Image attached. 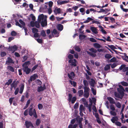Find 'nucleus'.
I'll list each match as a JSON object with an SVG mask.
<instances>
[{
  "label": "nucleus",
  "mask_w": 128,
  "mask_h": 128,
  "mask_svg": "<svg viewBox=\"0 0 128 128\" xmlns=\"http://www.w3.org/2000/svg\"><path fill=\"white\" fill-rule=\"evenodd\" d=\"M61 10L60 8H58L56 7L55 10H54V12L56 14H60L61 13Z\"/></svg>",
  "instance_id": "4468645a"
},
{
  "label": "nucleus",
  "mask_w": 128,
  "mask_h": 128,
  "mask_svg": "<svg viewBox=\"0 0 128 128\" xmlns=\"http://www.w3.org/2000/svg\"><path fill=\"white\" fill-rule=\"evenodd\" d=\"M56 28L58 30L60 31L62 30L63 29V26L61 24H58L56 26Z\"/></svg>",
  "instance_id": "dca6fc26"
},
{
  "label": "nucleus",
  "mask_w": 128,
  "mask_h": 128,
  "mask_svg": "<svg viewBox=\"0 0 128 128\" xmlns=\"http://www.w3.org/2000/svg\"><path fill=\"white\" fill-rule=\"evenodd\" d=\"M78 103H76L74 105V109H76L78 108Z\"/></svg>",
  "instance_id": "4d7b16f0"
},
{
  "label": "nucleus",
  "mask_w": 128,
  "mask_h": 128,
  "mask_svg": "<svg viewBox=\"0 0 128 128\" xmlns=\"http://www.w3.org/2000/svg\"><path fill=\"white\" fill-rule=\"evenodd\" d=\"M119 69L120 70H122L123 72H126V75L128 76V67H126V65L124 64H122L119 67Z\"/></svg>",
  "instance_id": "f03ea898"
},
{
  "label": "nucleus",
  "mask_w": 128,
  "mask_h": 128,
  "mask_svg": "<svg viewBox=\"0 0 128 128\" xmlns=\"http://www.w3.org/2000/svg\"><path fill=\"white\" fill-rule=\"evenodd\" d=\"M30 100H28L27 102L26 103L25 106L24 107V109H25L27 108L28 106V105L30 104Z\"/></svg>",
  "instance_id": "a19ab883"
},
{
  "label": "nucleus",
  "mask_w": 128,
  "mask_h": 128,
  "mask_svg": "<svg viewBox=\"0 0 128 128\" xmlns=\"http://www.w3.org/2000/svg\"><path fill=\"white\" fill-rule=\"evenodd\" d=\"M25 125L26 128H30V126L32 128L34 127V126L32 122L28 120L26 121L25 122Z\"/></svg>",
  "instance_id": "39448f33"
},
{
  "label": "nucleus",
  "mask_w": 128,
  "mask_h": 128,
  "mask_svg": "<svg viewBox=\"0 0 128 128\" xmlns=\"http://www.w3.org/2000/svg\"><path fill=\"white\" fill-rule=\"evenodd\" d=\"M119 88H117V91L122 96V98H123L124 96V92L125 91V90L123 87L121 85H119Z\"/></svg>",
  "instance_id": "7ed1b4c3"
},
{
  "label": "nucleus",
  "mask_w": 128,
  "mask_h": 128,
  "mask_svg": "<svg viewBox=\"0 0 128 128\" xmlns=\"http://www.w3.org/2000/svg\"><path fill=\"white\" fill-rule=\"evenodd\" d=\"M107 99L109 101L110 103L114 104H116V102L113 98L111 97H108L107 98Z\"/></svg>",
  "instance_id": "a211bd4d"
},
{
  "label": "nucleus",
  "mask_w": 128,
  "mask_h": 128,
  "mask_svg": "<svg viewBox=\"0 0 128 128\" xmlns=\"http://www.w3.org/2000/svg\"><path fill=\"white\" fill-rule=\"evenodd\" d=\"M110 65L107 64L104 67V70L106 71H107L110 69Z\"/></svg>",
  "instance_id": "f704fd0d"
},
{
  "label": "nucleus",
  "mask_w": 128,
  "mask_h": 128,
  "mask_svg": "<svg viewBox=\"0 0 128 128\" xmlns=\"http://www.w3.org/2000/svg\"><path fill=\"white\" fill-rule=\"evenodd\" d=\"M118 120V118L117 116H113L112 117V119H111V120L112 122L113 123H115V121H117Z\"/></svg>",
  "instance_id": "f3484780"
},
{
  "label": "nucleus",
  "mask_w": 128,
  "mask_h": 128,
  "mask_svg": "<svg viewBox=\"0 0 128 128\" xmlns=\"http://www.w3.org/2000/svg\"><path fill=\"white\" fill-rule=\"evenodd\" d=\"M40 22H39L38 21H35V26L37 28H39L40 27Z\"/></svg>",
  "instance_id": "bb28decb"
},
{
  "label": "nucleus",
  "mask_w": 128,
  "mask_h": 128,
  "mask_svg": "<svg viewBox=\"0 0 128 128\" xmlns=\"http://www.w3.org/2000/svg\"><path fill=\"white\" fill-rule=\"evenodd\" d=\"M41 34L42 36L44 37L46 36V34L44 30H42L41 31Z\"/></svg>",
  "instance_id": "37998d69"
},
{
  "label": "nucleus",
  "mask_w": 128,
  "mask_h": 128,
  "mask_svg": "<svg viewBox=\"0 0 128 128\" xmlns=\"http://www.w3.org/2000/svg\"><path fill=\"white\" fill-rule=\"evenodd\" d=\"M90 30L94 34H97L98 33L97 29L94 27L91 26L90 27Z\"/></svg>",
  "instance_id": "ddd939ff"
},
{
  "label": "nucleus",
  "mask_w": 128,
  "mask_h": 128,
  "mask_svg": "<svg viewBox=\"0 0 128 128\" xmlns=\"http://www.w3.org/2000/svg\"><path fill=\"white\" fill-rule=\"evenodd\" d=\"M7 69L8 70L10 71L11 72H14V68L11 66H7Z\"/></svg>",
  "instance_id": "412c9836"
},
{
  "label": "nucleus",
  "mask_w": 128,
  "mask_h": 128,
  "mask_svg": "<svg viewBox=\"0 0 128 128\" xmlns=\"http://www.w3.org/2000/svg\"><path fill=\"white\" fill-rule=\"evenodd\" d=\"M84 92H88L90 90V88L86 86H85L84 87Z\"/></svg>",
  "instance_id": "c85d7f7f"
},
{
  "label": "nucleus",
  "mask_w": 128,
  "mask_h": 128,
  "mask_svg": "<svg viewBox=\"0 0 128 128\" xmlns=\"http://www.w3.org/2000/svg\"><path fill=\"white\" fill-rule=\"evenodd\" d=\"M30 16V18H32V20L33 21H35L36 20L35 17L32 14H31Z\"/></svg>",
  "instance_id": "49530a36"
},
{
  "label": "nucleus",
  "mask_w": 128,
  "mask_h": 128,
  "mask_svg": "<svg viewBox=\"0 0 128 128\" xmlns=\"http://www.w3.org/2000/svg\"><path fill=\"white\" fill-rule=\"evenodd\" d=\"M49 19L50 20H51L52 21L54 20H55L54 16V15H52L50 17Z\"/></svg>",
  "instance_id": "338daca9"
},
{
  "label": "nucleus",
  "mask_w": 128,
  "mask_h": 128,
  "mask_svg": "<svg viewBox=\"0 0 128 128\" xmlns=\"http://www.w3.org/2000/svg\"><path fill=\"white\" fill-rule=\"evenodd\" d=\"M53 34H56L58 33V32L57 30L55 29H54L51 32Z\"/></svg>",
  "instance_id": "5fc2aeb1"
},
{
  "label": "nucleus",
  "mask_w": 128,
  "mask_h": 128,
  "mask_svg": "<svg viewBox=\"0 0 128 128\" xmlns=\"http://www.w3.org/2000/svg\"><path fill=\"white\" fill-rule=\"evenodd\" d=\"M104 57L105 58L108 59H110L112 57L110 54H106Z\"/></svg>",
  "instance_id": "58836bf2"
},
{
  "label": "nucleus",
  "mask_w": 128,
  "mask_h": 128,
  "mask_svg": "<svg viewBox=\"0 0 128 128\" xmlns=\"http://www.w3.org/2000/svg\"><path fill=\"white\" fill-rule=\"evenodd\" d=\"M78 96H81L83 94V92L82 90H80L78 91Z\"/></svg>",
  "instance_id": "2f4dec72"
},
{
  "label": "nucleus",
  "mask_w": 128,
  "mask_h": 128,
  "mask_svg": "<svg viewBox=\"0 0 128 128\" xmlns=\"http://www.w3.org/2000/svg\"><path fill=\"white\" fill-rule=\"evenodd\" d=\"M115 123L116 125L118 126H120L122 125L121 123L120 122L117 121Z\"/></svg>",
  "instance_id": "052dcab7"
},
{
  "label": "nucleus",
  "mask_w": 128,
  "mask_h": 128,
  "mask_svg": "<svg viewBox=\"0 0 128 128\" xmlns=\"http://www.w3.org/2000/svg\"><path fill=\"white\" fill-rule=\"evenodd\" d=\"M46 89V87L45 85L44 84L42 86H40V87H38V88L37 91L38 92H40L41 91L44 90Z\"/></svg>",
  "instance_id": "1a4fd4ad"
},
{
  "label": "nucleus",
  "mask_w": 128,
  "mask_h": 128,
  "mask_svg": "<svg viewBox=\"0 0 128 128\" xmlns=\"http://www.w3.org/2000/svg\"><path fill=\"white\" fill-rule=\"evenodd\" d=\"M110 109L114 111L115 110V108L114 105L113 104L111 105L110 106Z\"/></svg>",
  "instance_id": "0e129e2a"
},
{
  "label": "nucleus",
  "mask_w": 128,
  "mask_h": 128,
  "mask_svg": "<svg viewBox=\"0 0 128 128\" xmlns=\"http://www.w3.org/2000/svg\"><path fill=\"white\" fill-rule=\"evenodd\" d=\"M0 56L1 57H3L6 55V53L4 52H2L0 53Z\"/></svg>",
  "instance_id": "603ef678"
},
{
  "label": "nucleus",
  "mask_w": 128,
  "mask_h": 128,
  "mask_svg": "<svg viewBox=\"0 0 128 128\" xmlns=\"http://www.w3.org/2000/svg\"><path fill=\"white\" fill-rule=\"evenodd\" d=\"M86 52L87 53L90 55V56H91L92 57H95L96 56V54L94 53H93L92 52H90L89 51H87Z\"/></svg>",
  "instance_id": "393cba45"
},
{
  "label": "nucleus",
  "mask_w": 128,
  "mask_h": 128,
  "mask_svg": "<svg viewBox=\"0 0 128 128\" xmlns=\"http://www.w3.org/2000/svg\"><path fill=\"white\" fill-rule=\"evenodd\" d=\"M68 57L70 60H72L73 58V56L72 55L69 54L68 56Z\"/></svg>",
  "instance_id": "774afa93"
},
{
  "label": "nucleus",
  "mask_w": 128,
  "mask_h": 128,
  "mask_svg": "<svg viewBox=\"0 0 128 128\" xmlns=\"http://www.w3.org/2000/svg\"><path fill=\"white\" fill-rule=\"evenodd\" d=\"M100 24V22L98 21H97L96 20H93L92 22V24Z\"/></svg>",
  "instance_id": "3c124183"
},
{
  "label": "nucleus",
  "mask_w": 128,
  "mask_h": 128,
  "mask_svg": "<svg viewBox=\"0 0 128 128\" xmlns=\"http://www.w3.org/2000/svg\"><path fill=\"white\" fill-rule=\"evenodd\" d=\"M38 107L39 110H42L43 108V106L42 104H39L38 105Z\"/></svg>",
  "instance_id": "8fccbe9b"
},
{
  "label": "nucleus",
  "mask_w": 128,
  "mask_h": 128,
  "mask_svg": "<svg viewBox=\"0 0 128 128\" xmlns=\"http://www.w3.org/2000/svg\"><path fill=\"white\" fill-rule=\"evenodd\" d=\"M116 60V58L115 57H113L110 60V62H115Z\"/></svg>",
  "instance_id": "69168bd1"
},
{
  "label": "nucleus",
  "mask_w": 128,
  "mask_h": 128,
  "mask_svg": "<svg viewBox=\"0 0 128 128\" xmlns=\"http://www.w3.org/2000/svg\"><path fill=\"white\" fill-rule=\"evenodd\" d=\"M40 120L39 119H38L36 120V124L37 126H38L40 124Z\"/></svg>",
  "instance_id": "13d9d810"
},
{
  "label": "nucleus",
  "mask_w": 128,
  "mask_h": 128,
  "mask_svg": "<svg viewBox=\"0 0 128 128\" xmlns=\"http://www.w3.org/2000/svg\"><path fill=\"white\" fill-rule=\"evenodd\" d=\"M94 46L96 48H99L102 47L98 43H95L93 44Z\"/></svg>",
  "instance_id": "4be33fe9"
},
{
  "label": "nucleus",
  "mask_w": 128,
  "mask_h": 128,
  "mask_svg": "<svg viewBox=\"0 0 128 128\" xmlns=\"http://www.w3.org/2000/svg\"><path fill=\"white\" fill-rule=\"evenodd\" d=\"M68 96L69 98H68V100L69 102H70L72 100V94H68Z\"/></svg>",
  "instance_id": "a18cd8bd"
},
{
  "label": "nucleus",
  "mask_w": 128,
  "mask_h": 128,
  "mask_svg": "<svg viewBox=\"0 0 128 128\" xmlns=\"http://www.w3.org/2000/svg\"><path fill=\"white\" fill-rule=\"evenodd\" d=\"M114 95L117 98H120L122 99V96L121 97L116 92H115L114 93Z\"/></svg>",
  "instance_id": "7c9ffc66"
},
{
  "label": "nucleus",
  "mask_w": 128,
  "mask_h": 128,
  "mask_svg": "<svg viewBox=\"0 0 128 128\" xmlns=\"http://www.w3.org/2000/svg\"><path fill=\"white\" fill-rule=\"evenodd\" d=\"M30 64V62L29 61H28L25 62L22 65V66L24 67L25 66H28V65H29Z\"/></svg>",
  "instance_id": "cd10ccee"
},
{
  "label": "nucleus",
  "mask_w": 128,
  "mask_h": 128,
  "mask_svg": "<svg viewBox=\"0 0 128 128\" xmlns=\"http://www.w3.org/2000/svg\"><path fill=\"white\" fill-rule=\"evenodd\" d=\"M24 72L26 73V74H28L31 71V69L29 68L28 66H25L23 69Z\"/></svg>",
  "instance_id": "6e6552de"
},
{
  "label": "nucleus",
  "mask_w": 128,
  "mask_h": 128,
  "mask_svg": "<svg viewBox=\"0 0 128 128\" xmlns=\"http://www.w3.org/2000/svg\"><path fill=\"white\" fill-rule=\"evenodd\" d=\"M28 112L29 115L30 116H33L35 118H37V116L35 109H33L32 107H31L29 109Z\"/></svg>",
  "instance_id": "f257e3e1"
},
{
  "label": "nucleus",
  "mask_w": 128,
  "mask_h": 128,
  "mask_svg": "<svg viewBox=\"0 0 128 128\" xmlns=\"http://www.w3.org/2000/svg\"><path fill=\"white\" fill-rule=\"evenodd\" d=\"M8 60L6 62V63L8 65H9L10 63L14 64V62L13 60L10 57L7 58Z\"/></svg>",
  "instance_id": "9d476101"
},
{
  "label": "nucleus",
  "mask_w": 128,
  "mask_h": 128,
  "mask_svg": "<svg viewBox=\"0 0 128 128\" xmlns=\"http://www.w3.org/2000/svg\"><path fill=\"white\" fill-rule=\"evenodd\" d=\"M15 22H16V25L17 26H19L20 28H22V25L19 23V22L17 21H15Z\"/></svg>",
  "instance_id": "6e6d98bb"
},
{
  "label": "nucleus",
  "mask_w": 128,
  "mask_h": 128,
  "mask_svg": "<svg viewBox=\"0 0 128 128\" xmlns=\"http://www.w3.org/2000/svg\"><path fill=\"white\" fill-rule=\"evenodd\" d=\"M86 37L85 35L83 34H80L79 36V38L80 40H82L84 39Z\"/></svg>",
  "instance_id": "473e14b6"
},
{
  "label": "nucleus",
  "mask_w": 128,
  "mask_h": 128,
  "mask_svg": "<svg viewBox=\"0 0 128 128\" xmlns=\"http://www.w3.org/2000/svg\"><path fill=\"white\" fill-rule=\"evenodd\" d=\"M30 25L32 27H34L35 25V22L33 21H31L30 22Z\"/></svg>",
  "instance_id": "e2e57ef3"
},
{
  "label": "nucleus",
  "mask_w": 128,
  "mask_h": 128,
  "mask_svg": "<svg viewBox=\"0 0 128 128\" xmlns=\"http://www.w3.org/2000/svg\"><path fill=\"white\" fill-rule=\"evenodd\" d=\"M121 84L122 86H127L128 85V83L126 82H122Z\"/></svg>",
  "instance_id": "864d4df0"
},
{
  "label": "nucleus",
  "mask_w": 128,
  "mask_h": 128,
  "mask_svg": "<svg viewBox=\"0 0 128 128\" xmlns=\"http://www.w3.org/2000/svg\"><path fill=\"white\" fill-rule=\"evenodd\" d=\"M75 75L74 73L72 72H71L70 74H68V78L72 80H73V78H74Z\"/></svg>",
  "instance_id": "f8f14e48"
},
{
  "label": "nucleus",
  "mask_w": 128,
  "mask_h": 128,
  "mask_svg": "<svg viewBox=\"0 0 128 128\" xmlns=\"http://www.w3.org/2000/svg\"><path fill=\"white\" fill-rule=\"evenodd\" d=\"M109 18L110 19L111 21V22L112 23H114L115 22V20L114 18L111 17H109Z\"/></svg>",
  "instance_id": "c03bdc74"
},
{
  "label": "nucleus",
  "mask_w": 128,
  "mask_h": 128,
  "mask_svg": "<svg viewBox=\"0 0 128 128\" xmlns=\"http://www.w3.org/2000/svg\"><path fill=\"white\" fill-rule=\"evenodd\" d=\"M89 50L92 52L96 53L97 52V50H96L94 49V48H92L89 49Z\"/></svg>",
  "instance_id": "72a5a7b5"
},
{
  "label": "nucleus",
  "mask_w": 128,
  "mask_h": 128,
  "mask_svg": "<svg viewBox=\"0 0 128 128\" xmlns=\"http://www.w3.org/2000/svg\"><path fill=\"white\" fill-rule=\"evenodd\" d=\"M110 114L113 116H116V112L112 111H111L110 112Z\"/></svg>",
  "instance_id": "bf43d9fd"
},
{
  "label": "nucleus",
  "mask_w": 128,
  "mask_h": 128,
  "mask_svg": "<svg viewBox=\"0 0 128 128\" xmlns=\"http://www.w3.org/2000/svg\"><path fill=\"white\" fill-rule=\"evenodd\" d=\"M47 16H45L44 20L42 21L40 23L42 26V27H44L47 25Z\"/></svg>",
  "instance_id": "423d86ee"
},
{
  "label": "nucleus",
  "mask_w": 128,
  "mask_h": 128,
  "mask_svg": "<svg viewBox=\"0 0 128 128\" xmlns=\"http://www.w3.org/2000/svg\"><path fill=\"white\" fill-rule=\"evenodd\" d=\"M84 110V108L83 107V105H80L79 108V110L80 112V114L81 113H82V115L83 114L82 113V112L83 111V110Z\"/></svg>",
  "instance_id": "5701e85b"
},
{
  "label": "nucleus",
  "mask_w": 128,
  "mask_h": 128,
  "mask_svg": "<svg viewBox=\"0 0 128 128\" xmlns=\"http://www.w3.org/2000/svg\"><path fill=\"white\" fill-rule=\"evenodd\" d=\"M91 90L94 95H96V90H95L94 89L92 88H91Z\"/></svg>",
  "instance_id": "680f3d73"
},
{
  "label": "nucleus",
  "mask_w": 128,
  "mask_h": 128,
  "mask_svg": "<svg viewBox=\"0 0 128 128\" xmlns=\"http://www.w3.org/2000/svg\"><path fill=\"white\" fill-rule=\"evenodd\" d=\"M38 78V76L37 74H34L30 76V80H35Z\"/></svg>",
  "instance_id": "2eb2a0df"
},
{
  "label": "nucleus",
  "mask_w": 128,
  "mask_h": 128,
  "mask_svg": "<svg viewBox=\"0 0 128 128\" xmlns=\"http://www.w3.org/2000/svg\"><path fill=\"white\" fill-rule=\"evenodd\" d=\"M24 84H22L21 85H20V91L19 92V93L20 94H21L22 93L24 89Z\"/></svg>",
  "instance_id": "aec40b11"
},
{
  "label": "nucleus",
  "mask_w": 128,
  "mask_h": 128,
  "mask_svg": "<svg viewBox=\"0 0 128 128\" xmlns=\"http://www.w3.org/2000/svg\"><path fill=\"white\" fill-rule=\"evenodd\" d=\"M75 50L78 52L80 51L81 49L78 46H75L74 47Z\"/></svg>",
  "instance_id": "a878e982"
},
{
  "label": "nucleus",
  "mask_w": 128,
  "mask_h": 128,
  "mask_svg": "<svg viewBox=\"0 0 128 128\" xmlns=\"http://www.w3.org/2000/svg\"><path fill=\"white\" fill-rule=\"evenodd\" d=\"M44 14H41L38 16V21L39 22H40L41 20H42V21L44 20Z\"/></svg>",
  "instance_id": "9b49d317"
},
{
  "label": "nucleus",
  "mask_w": 128,
  "mask_h": 128,
  "mask_svg": "<svg viewBox=\"0 0 128 128\" xmlns=\"http://www.w3.org/2000/svg\"><path fill=\"white\" fill-rule=\"evenodd\" d=\"M77 61L76 59H74L73 60H70L68 61V62L69 63H71V65L72 66H76V63Z\"/></svg>",
  "instance_id": "0eeeda50"
},
{
  "label": "nucleus",
  "mask_w": 128,
  "mask_h": 128,
  "mask_svg": "<svg viewBox=\"0 0 128 128\" xmlns=\"http://www.w3.org/2000/svg\"><path fill=\"white\" fill-rule=\"evenodd\" d=\"M20 23L22 24V27H24L25 26V24L24 22L22 20H19Z\"/></svg>",
  "instance_id": "e433bc0d"
},
{
  "label": "nucleus",
  "mask_w": 128,
  "mask_h": 128,
  "mask_svg": "<svg viewBox=\"0 0 128 128\" xmlns=\"http://www.w3.org/2000/svg\"><path fill=\"white\" fill-rule=\"evenodd\" d=\"M76 100V97L74 96L72 98V100H71V102L72 104H74V103Z\"/></svg>",
  "instance_id": "79ce46f5"
},
{
  "label": "nucleus",
  "mask_w": 128,
  "mask_h": 128,
  "mask_svg": "<svg viewBox=\"0 0 128 128\" xmlns=\"http://www.w3.org/2000/svg\"><path fill=\"white\" fill-rule=\"evenodd\" d=\"M70 83L72 85H73L74 87L76 86V82L74 81H72V80H70Z\"/></svg>",
  "instance_id": "4c0bfd02"
},
{
  "label": "nucleus",
  "mask_w": 128,
  "mask_h": 128,
  "mask_svg": "<svg viewBox=\"0 0 128 128\" xmlns=\"http://www.w3.org/2000/svg\"><path fill=\"white\" fill-rule=\"evenodd\" d=\"M32 30L33 33H37L38 31V29L35 28H32Z\"/></svg>",
  "instance_id": "de8ad7c7"
},
{
  "label": "nucleus",
  "mask_w": 128,
  "mask_h": 128,
  "mask_svg": "<svg viewBox=\"0 0 128 128\" xmlns=\"http://www.w3.org/2000/svg\"><path fill=\"white\" fill-rule=\"evenodd\" d=\"M108 46L109 48H110L113 51H114V49H117V48H116L113 45H108Z\"/></svg>",
  "instance_id": "c756f323"
},
{
  "label": "nucleus",
  "mask_w": 128,
  "mask_h": 128,
  "mask_svg": "<svg viewBox=\"0 0 128 128\" xmlns=\"http://www.w3.org/2000/svg\"><path fill=\"white\" fill-rule=\"evenodd\" d=\"M16 80H14L13 82L11 84V88H14L15 89L16 87L18 85L16 83Z\"/></svg>",
  "instance_id": "6ab92c4d"
},
{
  "label": "nucleus",
  "mask_w": 128,
  "mask_h": 128,
  "mask_svg": "<svg viewBox=\"0 0 128 128\" xmlns=\"http://www.w3.org/2000/svg\"><path fill=\"white\" fill-rule=\"evenodd\" d=\"M115 104V105L118 108H121V104L119 102H117Z\"/></svg>",
  "instance_id": "ea45409f"
},
{
  "label": "nucleus",
  "mask_w": 128,
  "mask_h": 128,
  "mask_svg": "<svg viewBox=\"0 0 128 128\" xmlns=\"http://www.w3.org/2000/svg\"><path fill=\"white\" fill-rule=\"evenodd\" d=\"M89 95V92H84V97L87 98L88 97Z\"/></svg>",
  "instance_id": "09e8293b"
},
{
  "label": "nucleus",
  "mask_w": 128,
  "mask_h": 128,
  "mask_svg": "<svg viewBox=\"0 0 128 128\" xmlns=\"http://www.w3.org/2000/svg\"><path fill=\"white\" fill-rule=\"evenodd\" d=\"M93 20L90 17H88L87 20L85 21H84L83 22L84 23H87L89 22L90 21H92Z\"/></svg>",
  "instance_id": "b1692460"
},
{
  "label": "nucleus",
  "mask_w": 128,
  "mask_h": 128,
  "mask_svg": "<svg viewBox=\"0 0 128 128\" xmlns=\"http://www.w3.org/2000/svg\"><path fill=\"white\" fill-rule=\"evenodd\" d=\"M94 82L95 80H91L89 82L90 85L92 87H94Z\"/></svg>",
  "instance_id": "c9c22d12"
},
{
  "label": "nucleus",
  "mask_w": 128,
  "mask_h": 128,
  "mask_svg": "<svg viewBox=\"0 0 128 128\" xmlns=\"http://www.w3.org/2000/svg\"><path fill=\"white\" fill-rule=\"evenodd\" d=\"M18 48V46L14 45L12 46H10L8 48V50L9 51H11L12 53H13L17 50Z\"/></svg>",
  "instance_id": "20e7f679"
}]
</instances>
